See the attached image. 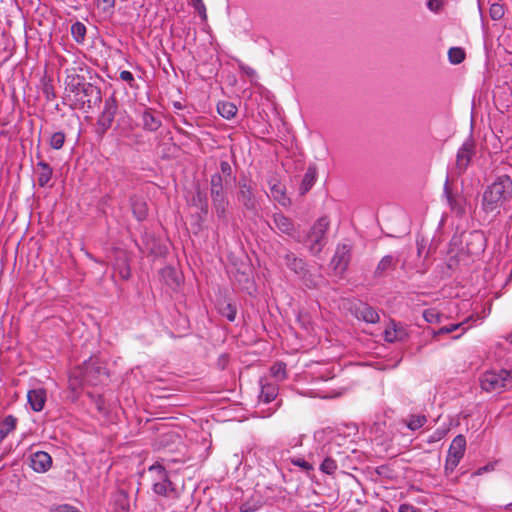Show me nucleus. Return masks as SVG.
Wrapping results in <instances>:
<instances>
[{"label":"nucleus","instance_id":"f257e3e1","mask_svg":"<svg viewBox=\"0 0 512 512\" xmlns=\"http://www.w3.org/2000/svg\"><path fill=\"white\" fill-rule=\"evenodd\" d=\"M512 198V179L508 175L498 176L486 187L482 195V208L494 212Z\"/></svg>","mask_w":512,"mask_h":512},{"label":"nucleus","instance_id":"f03ea898","mask_svg":"<svg viewBox=\"0 0 512 512\" xmlns=\"http://www.w3.org/2000/svg\"><path fill=\"white\" fill-rule=\"evenodd\" d=\"M105 368L98 365L97 359L91 357L83 363V366L73 369L70 373V386L73 390L84 384L97 385L107 378Z\"/></svg>","mask_w":512,"mask_h":512},{"label":"nucleus","instance_id":"7ed1b4c3","mask_svg":"<svg viewBox=\"0 0 512 512\" xmlns=\"http://www.w3.org/2000/svg\"><path fill=\"white\" fill-rule=\"evenodd\" d=\"M512 385V370L486 371L480 377V386L487 392L496 391Z\"/></svg>","mask_w":512,"mask_h":512},{"label":"nucleus","instance_id":"20e7f679","mask_svg":"<svg viewBox=\"0 0 512 512\" xmlns=\"http://www.w3.org/2000/svg\"><path fill=\"white\" fill-rule=\"evenodd\" d=\"M328 227L329 219L326 216L320 217L312 226L307 235V244L312 253H319L325 246V233Z\"/></svg>","mask_w":512,"mask_h":512},{"label":"nucleus","instance_id":"39448f33","mask_svg":"<svg viewBox=\"0 0 512 512\" xmlns=\"http://www.w3.org/2000/svg\"><path fill=\"white\" fill-rule=\"evenodd\" d=\"M324 454V446H316L313 451L308 452V459H305L304 457L290 456L289 452L283 453L281 458L283 463L290 462L293 466H297L301 468L303 471L309 472L314 470V463L316 459L321 458V456H323Z\"/></svg>","mask_w":512,"mask_h":512},{"label":"nucleus","instance_id":"423d86ee","mask_svg":"<svg viewBox=\"0 0 512 512\" xmlns=\"http://www.w3.org/2000/svg\"><path fill=\"white\" fill-rule=\"evenodd\" d=\"M466 450V439L457 435L451 442L445 462V470L452 472L460 463Z\"/></svg>","mask_w":512,"mask_h":512},{"label":"nucleus","instance_id":"0eeeda50","mask_svg":"<svg viewBox=\"0 0 512 512\" xmlns=\"http://www.w3.org/2000/svg\"><path fill=\"white\" fill-rule=\"evenodd\" d=\"M149 472L155 475L153 491L157 495L168 496L173 491V487L165 468L156 463L149 467Z\"/></svg>","mask_w":512,"mask_h":512},{"label":"nucleus","instance_id":"6e6552de","mask_svg":"<svg viewBox=\"0 0 512 512\" xmlns=\"http://www.w3.org/2000/svg\"><path fill=\"white\" fill-rule=\"evenodd\" d=\"M349 260V247L346 245L338 246L330 264L336 275H341L346 270Z\"/></svg>","mask_w":512,"mask_h":512},{"label":"nucleus","instance_id":"1a4fd4ad","mask_svg":"<svg viewBox=\"0 0 512 512\" xmlns=\"http://www.w3.org/2000/svg\"><path fill=\"white\" fill-rule=\"evenodd\" d=\"M351 310L357 319L363 320L366 323L374 324L380 319L378 312L366 303L357 302Z\"/></svg>","mask_w":512,"mask_h":512},{"label":"nucleus","instance_id":"9d476101","mask_svg":"<svg viewBox=\"0 0 512 512\" xmlns=\"http://www.w3.org/2000/svg\"><path fill=\"white\" fill-rule=\"evenodd\" d=\"M52 466V457L44 451H37L30 456V467L36 473H45Z\"/></svg>","mask_w":512,"mask_h":512},{"label":"nucleus","instance_id":"9b49d317","mask_svg":"<svg viewBox=\"0 0 512 512\" xmlns=\"http://www.w3.org/2000/svg\"><path fill=\"white\" fill-rule=\"evenodd\" d=\"M47 399L46 390L43 388H36L29 390L27 393V400L31 409L35 412L43 410Z\"/></svg>","mask_w":512,"mask_h":512},{"label":"nucleus","instance_id":"f8f14e48","mask_svg":"<svg viewBox=\"0 0 512 512\" xmlns=\"http://www.w3.org/2000/svg\"><path fill=\"white\" fill-rule=\"evenodd\" d=\"M445 194L451 210L459 216H462L467 211L468 202L467 199L462 195H452L448 191V185H445Z\"/></svg>","mask_w":512,"mask_h":512},{"label":"nucleus","instance_id":"ddd939ff","mask_svg":"<svg viewBox=\"0 0 512 512\" xmlns=\"http://www.w3.org/2000/svg\"><path fill=\"white\" fill-rule=\"evenodd\" d=\"M273 221L279 232L294 237L295 227L293 222L282 213H275Z\"/></svg>","mask_w":512,"mask_h":512},{"label":"nucleus","instance_id":"4468645a","mask_svg":"<svg viewBox=\"0 0 512 512\" xmlns=\"http://www.w3.org/2000/svg\"><path fill=\"white\" fill-rule=\"evenodd\" d=\"M399 258L394 255L384 256L377 265L375 274L377 276L388 275L398 264Z\"/></svg>","mask_w":512,"mask_h":512},{"label":"nucleus","instance_id":"2eb2a0df","mask_svg":"<svg viewBox=\"0 0 512 512\" xmlns=\"http://www.w3.org/2000/svg\"><path fill=\"white\" fill-rule=\"evenodd\" d=\"M261 391L259 394V403L268 404L276 399L278 395V387L273 383L260 382Z\"/></svg>","mask_w":512,"mask_h":512},{"label":"nucleus","instance_id":"dca6fc26","mask_svg":"<svg viewBox=\"0 0 512 512\" xmlns=\"http://www.w3.org/2000/svg\"><path fill=\"white\" fill-rule=\"evenodd\" d=\"M472 156V145L464 143L458 150L456 163L459 169L464 170L467 168Z\"/></svg>","mask_w":512,"mask_h":512},{"label":"nucleus","instance_id":"f3484780","mask_svg":"<svg viewBox=\"0 0 512 512\" xmlns=\"http://www.w3.org/2000/svg\"><path fill=\"white\" fill-rule=\"evenodd\" d=\"M405 330L397 325L395 322H391V324L385 329L384 337L388 342H394L397 340H402L405 337Z\"/></svg>","mask_w":512,"mask_h":512},{"label":"nucleus","instance_id":"a211bd4d","mask_svg":"<svg viewBox=\"0 0 512 512\" xmlns=\"http://www.w3.org/2000/svg\"><path fill=\"white\" fill-rule=\"evenodd\" d=\"M271 197L276 200L282 206H286L289 203V199L286 197L285 188L280 182L270 183Z\"/></svg>","mask_w":512,"mask_h":512},{"label":"nucleus","instance_id":"6ab92c4d","mask_svg":"<svg viewBox=\"0 0 512 512\" xmlns=\"http://www.w3.org/2000/svg\"><path fill=\"white\" fill-rule=\"evenodd\" d=\"M317 178V171L315 167H309L302 179V183L300 185L301 194H305L308 192L311 187L314 185Z\"/></svg>","mask_w":512,"mask_h":512},{"label":"nucleus","instance_id":"aec40b11","mask_svg":"<svg viewBox=\"0 0 512 512\" xmlns=\"http://www.w3.org/2000/svg\"><path fill=\"white\" fill-rule=\"evenodd\" d=\"M142 122L144 129L149 131L157 130L161 122L158 118H156L149 110H145L142 115Z\"/></svg>","mask_w":512,"mask_h":512},{"label":"nucleus","instance_id":"412c9836","mask_svg":"<svg viewBox=\"0 0 512 512\" xmlns=\"http://www.w3.org/2000/svg\"><path fill=\"white\" fill-rule=\"evenodd\" d=\"M218 113L226 119L233 118L237 113V107L231 102L223 101L217 105Z\"/></svg>","mask_w":512,"mask_h":512},{"label":"nucleus","instance_id":"4be33fe9","mask_svg":"<svg viewBox=\"0 0 512 512\" xmlns=\"http://www.w3.org/2000/svg\"><path fill=\"white\" fill-rule=\"evenodd\" d=\"M38 183L40 186H45L48 184V182L51 179L52 176V169L50 166L45 162H39L38 163Z\"/></svg>","mask_w":512,"mask_h":512},{"label":"nucleus","instance_id":"5701e85b","mask_svg":"<svg viewBox=\"0 0 512 512\" xmlns=\"http://www.w3.org/2000/svg\"><path fill=\"white\" fill-rule=\"evenodd\" d=\"M16 418L12 415H8L4 418L0 426V441H2L11 431L16 427Z\"/></svg>","mask_w":512,"mask_h":512},{"label":"nucleus","instance_id":"b1692460","mask_svg":"<svg viewBox=\"0 0 512 512\" xmlns=\"http://www.w3.org/2000/svg\"><path fill=\"white\" fill-rule=\"evenodd\" d=\"M324 451H325V454L322 457H325V458L320 465V470H321V472H323L325 474L332 475L337 470L338 465L334 459H332L330 456H327L328 451H326L325 449H324Z\"/></svg>","mask_w":512,"mask_h":512},{"label":"nucleus","instance_id":"393cba45","mask_svg":"<svg viewBox=\"0 0 512 512\" xmlns=\"http://www.w3.org/2000/svg\"><path fill=\"white\" fill-rule=\"evenodd\" d=\"M261 507V499L252 497L240 505V512H257Z\"/></svg>","mask_w":512,"mask_h":512},{"label":"nucleus","instance_id":"a878e982","mask_svg":"<svg viewBox=\"0 0 512 512\" xmlns=\"http://www.w3.org/2000/svg\"><path fill=\"white\" fill-rule=\"evenodd\" d=\"M465 51L460 47H452L448 51V59L451 64L457 65L464 61Z\"/></svg>","mask_w":512,"mask_h":512},{"label":"nucleus","instance_id":"bb28decb","mask_svg":"<svg viewBox=\"0 0 512 512\" xmlns=\"http://www.w3.org/2000/svg\"><path fill=\"white\" fill-rule=\"evenodd\" d=\"M162 275L163 277H169V280H166L167 286L172 287L180 285V276L175 269L171 267L164 268L162 271Z\"/></svg>","mask_w":512,"mask_h":512},{"label":"nucleus","instance_id":"cd10ccee","mask_svg":"<svg viewBox=\"0 0 512 512\" xmlns=\"http://www.w3.org/2000/svg\"><path fill=\"white\" fill-rule=\"evenodd\" d=\"M427 422V418L424 415H414L411 416L408 420L407 427L412 430L416 431L420 428H422Z\"/></svg>","mask_w":512,"mask_h":512},{"label":"nucleus","instance_id":"c85d7f7f","mask_svg":"<svg viewBox=\"0 0 512 512\" xmlns=\"http://www.w3.org/2000/svg\"><path fill=\"white\" fill-rule=\"evenodd\" d=\"M71 33L75 41L81 43L86 34V27L82 23L76 22L71 27Z\"/></svg>","mask_w":512,"mask_h":512},{"label":"nucleus","instance_id":"c756f323","mask_svg":"<svg viewBox=\"0 0 512 512\" xmlns=\"http://www.w3.org/2000/svg\"><path fill=\"white\" fill-rule=\"evenodd\" d=\"M219 312L230 322H233L236 318V307L232 303L223 304V306L219 308Z\"/></svg>","mask_w":512,"mask_h":512},{"label":"nucleus","instance_id":"7c9ffc66","mask_svg":"<svg viewBox=\"0 0 512 512\" xmlns=\"http://www.w3.org/2000/svg\"><path fill=\"white\" fill-rule=\"evenodd\" d=\"M270 372L277 380H282L286 377V364L277 362L271 367Z\"/></svg>","mask_w":512,"mask_h":512},{"label":"nucleus","instance_id":"2f4dec72","mask_svg":"<svg viewBox=\"0 0 512 512\" xmlns=\"http://www.w3.org/2000/svg\"><path fill=\"white\" fill-rule=\"evenodd\" d=\"M113 119H114V112L111 111L110 109H105L104 112L102 113L101 117L99 118L98 123L100 126L103 127L104 130H106L111 126Z\"/></svg>","mask_w":512,"mask_h":512},{"label":"nucleus","instance_id":"473e14b6","mask_svg":"<svg viewBox=\"0 0 512 512\" xmlns=\"http://www.w3.org/2000/svg\"><path fill=\"white\" fill-rule=\"evenodd\" d=\"M65 142V135L62 132H55L50 138V145L54 149H60Z\"/></svg>","mask_w":512,"mask_h":512},{"label":"nucleus","instance_id":"72a5a7b5","mask_svg":"<svg viewBox=\"0 0 512 512\" xmlns=\"http://www.w3.org/2000/svg\"><path fill=\"white\" fill-rule=\"evenodd\" d=\"M465 323L466 322H461V323H454V324H449V325L442 326L437 331H435L434 334L435 335H440V334L452 333V332L456 331L457 329L463 327V325H465Z\"/></svg>","mask_w":512,"mask_h":512},{"label":"nucleus","instance_id":"f704fd0d","mask_svg":"<svg viewBox=\"0 0 512 512\" xmlns=\"http://www.w3.org/2000/svg\"><path fill=\"white\" fill-rule=\"evenodd\" d=\"M133 213L137 217L138 220H142L146 217L147 208L144 202L134 203L133 204Z\"/></svg>","mask_w":512,"mask_h":512},{"label":"nucleus","instance_id":"c9c22d12","mask_svg":"<svg viewBox=\"0 0 512 512\" xmlns=\"http://www.w3.org/2000/svg\"><path fill=\"white\" fill-rule=\"evenodd\" d=\"M504 15V8L498 3H493L490 7V17L493 20H499Z\"/></svg>","mask_w":512,"mask_h":512},{"label":"nucleus","instance_id":"e433bc0d","mask_svg":"<svg viewBox=\"0 0 512 512\" xmlns=\"http://www.w3.org/2000/svg\"><path fill=\"white\" fill-rule=\"evenodd\" d=\"M473 240L477 243V247L471 251L473 256L479 255L484 250V239L482 235L475 233L472 235Z\"/></svg>","mask_w":512,"mask_h":512},{"label":"nucleus","instance_id":"4c0bfd02","mask_svg":"<svg viewBox=\"0 0 512 512\" xmlns=\"http://www.w3.org/2000/svg\"><path fill=\"white\" fill-rule=\"evenodd\" d=\"M424 319L429 323L440 321V315L435 309H427L423 312Z\"/></svg>","mask_w":512,"mask_h":512},{"label":"nucleus","instance_id":"58836bf2","mask_svg":"<svg viewBox=\"0 0 512 512\" xmlns=\"http://www.w3.org/2000/svg\"><path fill=\"white\" fill-rule=\"evenodd\" d=\"M194 9L199 13L202 19H206V8L202 0H190Z\"/></svg>","mask_w":512,"mask_h":512},{"label":"nucleus","instance_id":"ea45409f","mask_svg":"<svg viewBox=\"0 0 512 512\" xmlns=\"http://www.w3.org/2000/svg\"><path fill=\"white\" fill-rule=\"evenodd\" d=\"M50 512H79L75 507L68 504H61L51 508Z\"/></svg>","mask_w":512,"mask_h":512},{"label":"nucleus","instance_id":"a19ab883","mask_svg":"<svg viewBox=\"0 0 512 512\" xmlns=\"http://www.w3.org/2000/svg\"><path fill=\"white\" fill-rule=\"evenodd\" d=\"M445 436V431L437 429L427 439L428 443L440 441Z\"/></svg>","mask_w":512,"mask_h":512},{"label":"nucleus","instance_id":"79ce46f5","mask_svg":"<svg viewBox=\"0 0 512 512\" xmlns=\"http://www.w3.org/2000/svg\"><path fill=\"white\" fill-rule=\"evenodd\" d=\"M120 79L125 82H132L134 80L133 74L130 71L123 70L120 72Z\"/></svg>","mask_w":512,"mask_h":512},{"label":"nucleus","instance_id":"37998d69","mask_svg":"<svg viewBox=\"0 0 512 512\" xmlns=\"http://www.w3.org/2000/svg\"><path fill=\"white\" fill-rule=\"evenodd\" d=\"M441 7V1L440 0H429L428 1V8L431 11H438Z\"/></svg>","mask_w":512,"mask_h":512},{"label":"nucleus","instance_id":"c03bdc74","mask_svg":"<svg viewBox=\"0 0 512 512\" xmlns=\"http://www.w3.org/2000/svg\"><path fill=\"white\" fill-rule=\"evenodd\" d=\"M399 512H417L416 508L409 504H402L399 507Z\"/></svg>","mask_w":512,"mask_h":512},{"label":"nucleus","instance_id":"a18cd8bd","mask_svg":"<svg viewBox=\"0 0 512 512\" xmlns=\"http://www.w3.org/2000/svg\"><path fill=\"white\" fill-rule=\"evenodd\" d=\"M276 408H269L267 412H264L263 410H257L256 413L259 414L261 417H269L275 412Z\"/></svg>","mask_w":512,"mask_h":512},{"label":"nucleus","instance_id":"49530a36","mask_svg":"<svg viewBox=\"0 0 512 512\" xmlns=\"http://www.w3.org/2000/svg\"><path fill=\"white\" fill-rule=\"evenodd\" d=\"M241 69L243 70V72H244L245 74H247V75H248V76H250V77H252V76H254V75H255V71H254L252 68H250V67H244V66H242V67H241Z\"/></svg>","mask_w":512,"mask_h":512},{"label":"nucleus","instance_id":"de8ad7c7","mask_svg":"<svg viewBox=\"0 0 512 512\" xmlns=\"http://www.w3.org/2000/svg\"><path fill=\"white\" fill-rule=\"evenodd\" d=\"M120 274L123 278H126L128 277L129 275V271H128V268L127 267H124L121 271H120Z\"/></svg>","mask_w":512,"mask_h":512},{"label":"nucleus","instance_id":"09e8293b","mask_svg":"<svg viewBox=\"0 0 512 512\" xmlns=\"http://www.w3.org/2000/svg\"><path fill=\"white\" fill-rule=\"evenodd\" d=\"M104 3H106L109 6L113 5L114 0H103Z\"/></svg>","mask_w":512,"mask_h":512},{"label":"nucleus","instance_id":"8fccbe9b","mask_svg":"<svg viewBox=\"0 0 512 512\" xmlns=\"http://www.w3.org/2000/svg\"><path fill=\"white\" fill-rule=\"evenodd\" d=\"M301 440H302V437L298 438L296 443L293 445V447H296L298 445H301Z\"/></svg>","mask_w":512,"mask_h":512},{"label":"nucleus","instance_id":"3c124183","mask_svg":"<svg viewBox=\"0 0 512 512\" xmlns=\"http://www.w3.org/2000/svg\"><path fill=\"white\" fill-rule=\"evenodd\" d=\"M453 265H454V260L451 258V259H450V262H449V267H450V268H452V267H453Z\"/></svg>","mask_w":512,"mask_h":512},{"label":"nucleus","instance_id":"603ef678","mask_svg":"<svg viewBox=\"0 0 512 512\" xmlns=\"http://www.w3.org/2000/svg\"><path fill=\"white\" fill-rule=\"evenodd\" d=\"M227 166H228V164H227V163H222V169H223V170L227 169Z\"/></svg>","mask_w":512,"mask_h":512},{"label":"nucleus","instance_id":"864d4df0","mask_svg":"<svg viewBox=\"0 0 512 512\" xmlns=\"http://www.w3.org/2000/svg\"><path fill=\"white\" fill-rule=\"evenodd\" d=\"M227 166H228V164H227V163H222V169H223V170L227 169Z\"/></svg>","mask_w":512,"mask_h":512},{"label":"nucleus","instance_id":"5fc2aeb1","mask_svg":"<svg viewBox=\"0 0 512 512\" xmlns=\"http://www.w3.org/2000/svg\"><path fill=\"white\" fill-rule=\"evenodd\" d=\"M462 328V332L466 331L468 328H471V325H468V327H461Z\"/></svg>","mask_w":512,"mask_h":512},{"label":"nucleus","instance_id":"6e6d98bb","mask_svg":"<svg viewBox=\"0 0 512 512\" xmlns=\"http://www.w3.org/2000/svg\"><path fill=\"white\" fill-rule=\"evenodd\" d=\"M505 508H506V509H512V503L507 504V505L505 506Z\"/></svg>","mask_w":512,"mask_h":512},{"label":"nucleus","instance_id":"4d7b16f0","mask_svg":"<svg viewBox=\"0 0 512 512\" xmlns=\"http://www.w3.org/2000/svg\"><path fill=\"white\" fill-rule=\"evenodd\" d=\"M508 340L512 344V333L508 336Z\"/></svg>","mask_w":512,"mask_h":512},{"label":"nucleus","instance_id":"13d9d810","mask_svg":"<svg viewBox=\"0 0 512 512\" xmlns=\"http://www.w3.org/2000/svg\"><path fill=\"white\" fill-rule=\"evenodd\" d=\"M216 210L219 212V210H220V204L216 206Z\"/></svg>","mask_w":512,"mask_h":512}]
</instances>
